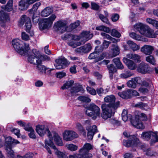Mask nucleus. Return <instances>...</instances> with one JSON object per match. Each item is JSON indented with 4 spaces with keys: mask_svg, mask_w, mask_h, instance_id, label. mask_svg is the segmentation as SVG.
Returning a JSON list of instances; mask_svg holds the SVG:
<instances>
[{
    "mask_svg": "<svg viewBox=\"0 0 158 158\" xmlns=\"http://www.w3.org/2000/svg\"><path fill=\"white\" fill-rule=\"evenodd\" d=\"M36 131L38 134L40 136H43L47 132L48 133V136L49 140H45L46 144H47L48 146L52 148L54 150L58 158H68L67 155L64 153L59 151L52 141V137L48 129L45 128L44 125H38L36 126Z\"/></svg>",
    "mask_w": 158,
    "mask_h": 158,
    "instance_id": "1",
    "label": "nucleus"
},
{
    "mask_svg": "<svg viewBox=\"0 0 158 158\" xmlns=\"http://www.w3.org/2000/svg\"><path fill=\"white\" fill-rule=\"evenodd\" d=\"M4 138L5 148L8 154V156L11 158H15V155L12 148L16 144L19 143V142L10 136L5 137Z\"/></svg>",
    "mask_w": 158,
    "mask_h": 158,
    "instance_id": "2",
    "label": "nucleus"
},
{
    "mask_svg": "<svg viewBox=\"0 0 158 158\" xmlns=\"http://www.w3.org/2000/svg\"><path fill=\"white\" fill-rule=\"evenodd\" d=\"M134 27L141 34L146 36L150 38L155 37L153 30L146 25L142 23H137L134 25Z\"/></svg>",
    "mask_w": 158,
    "mask_h": 158,
    "instance_id": "3",
    "label": "nucleus"
},
{
    "mask_svg": "<svg viewBox=\"0 0 158 158\" xmlns=\"http://www.w3.org/2000/svg\"><path fill=\"white\" fill-rule=\"evenodd\" d=\"M22 43V41L19 39H14L12 41V45L16 51L21 55H24L30 48L28 44L25 43L23 45Z\"/></svg>",
    "mask_w": 158,
    "mask_h": 158,
    "instance_id": "4",
    "label": "nucleus"
},
{
    "mask_svg": "<svg viewBox=\"0 0 158 158\" xmlns=\"http://www.w3.org/2000/svg\"><path fill=\"white\" fill-rule=\"evenodd\" d=\"M123 135L127 137H129L128 140L123 141L124 145L127 147L132 146L133 147H140L142 149L143 145H142L139 139L135 135H130L128 133L124 132L123 133Z\"/></svg>",
    "mask_w": 158,
    "mask_h": 158,
    "instance_id": "5",
    "label": "nucleus"
},
{
    "mask_svg": "<svg viewBox=\"0 0 158 158\" xmlns=\"http://www.w3.org/2000/svg\"><path fill=\"white\" fill-rule=\"evenodd\" d=\"M85 113L87 115L91 117L94 115L92 118L95 119L97 117H100L101 114L100 108L95 104L90 103L86 108L85 111Z\"/></svg>",
    "mask_w": 158,
    "mask_h": 158,
    "instance_id": "6",
    "label": "nucleus"
},
{
    "mask_svg": "<svg viewBox=\"0 0 158 158\" xmlns=\"http://www.w3.org/2000/svg\"><path fill=\"white\" fill-rule=\"evenodd\" d=\"M93 145L89 143H85L83 147L79 150L77 158H92L93 155L89 152V150L93 149Z\"/></svg>",
    "mask_w": 158,
    "mask_h": 158,
    "instance_id": "7",
    "label": "nucleus"
},
{
    "mask_svg": "<svg viewBox=\"0 0 158 158\" xmlns=\"http://www.w3.org/2000/svg\"><path fill=\"white\" fill-rule=\"evenodd\" d=\"M102 113L101 114L102 117L106 120L110 118L114 113V110L116 109H114L106 103L102 104L101 106Z\"/></svg>",
    "mask_w": 158,
    "mask_h": 158,
    "instance_id": "8",
    "label": "nucleus"
},
{
    "mask_svg": "<svg viewBox=\"0 0 158 158\" xmlns=\"http://www.w3.org/2000/svg\"><path fill=\"white\" fill-rule=\"evenodd\" d=\"M56 17L55 14H52L48 18L43 19L42 22L39 23L40 28L44 30L49 28L51 26Z\"/></svg>",
    "mask_w": 158,
    "mask_h": 158,
    "instance_id": "9",
    "label": "nucleus"
},
{
    "mask_svg": "<svg viewBox=\"0 0 158 158\" xmlns=\"http://www.w3.org/2000/svg\"><path fill=\"white\" fill-rule=\"evenodd\" d=\"M25 22L26 31L29 33L31 36H32L34 35V33L33 31H30L31 27V24L30 19L26 15H23L21 17L19 23L23 25Z\"/></svg>",
    "mask_w": 158,
    "mask_h": 158,
    "instance_id": "10",
    "label": "nucleus"
},
{
    "mask_svg": "<svg viewBox=\"0 0 158 158\" xmlns=\"http://www.w3.org/2000/svg\"><path fill=\"white\" fill-rule=\"evenodd\" d=\"M54 28L59 32L62 33L66 31H67L68 27H67L66 23L65 21L60 20L54 23Z\"/></svg>",
    "mask_w": 158,
    "mask_h": 158,
    "instance_id": "11",
    "label": "nucleus"
},
{
    "mask_svg": "<svg viewBox=\"0 0 158 158\" xmlns=\"http://www.w3.org/2000/svg\"><path fill=\"white\" fill-rule=\"evenodd\" d=\"M115 98L114 96L111 95L107 96L104 98V101L107 102H109V103L106 104H109V106L114 109H117L119 105V101H117L115 103Z\"/></svg>",
    "mask_w": 158,
    "mask_h": 158,
    "instance_id": "12",
    "label": "nucleus"
},
{
    "mask_svg": "<svg viewBox=\"0 0 158 158\" xmlns=\"http://www.w3.org/2000/svg\"><path fill=\"white\" fill-rule=\"evenodd\" d=\"M127 44L123 46L124 49L126 50H132L133 51L139 49L140 47L136 43L132 41L128 40L127 42Z\"/></svg>",
    "mask_w": 158,
    "mask_h": 158,
    "instance_id": "13",
    "label": "nucleus"
},
{
    "mask_svg": "<svg viewBox=\"0 0 158 158\" xmlns=\"http://www.w3.org/2000/svg\"><path fill=\"white\" fill-rule=\"evenodd\" d=\"M150 68L148 64L146 63L142 62L138 65L137 71L142 74H145L149 73Z\"/></svg>",
    "mask_w": 158,
    "mask_h": 158,
    "instance_id": "14",
    "label": "nucleus"
},
{
    "mask_svg": "<svg viewBox=\"0 0 158 158\" xmlns=\"http://www.w3.org/2000/svg\"><path fill=\"white\" fill-rule=\"evenodd\" d=\"M63 138L67 141L72 140L78 137L77 134L72 131H66L63 134Z\"/></svg>",
    "mask_w": 158,
    "mask_h": 158,
    "instance_id": "15",
    "label": "nucleus"
},
{
    "mask_svg": "<svg viewBox=\"0 0 158 158\" xmlns=\"http://www.w3.org/2000/svg\"><path fill=\"white\" fill-rule=\"evenodd\" d=\"M141 80L140 77H136L131 79L127 82V86L130 87L135 89L136 88L137 84L141 83Z\"/></svg>",
    "mask_w": 158,
    "mask_h": 158,
    "instance_id": "16",
    "label": "nucleus"
},
{
    "mask_svg": "<svg viewBox=\"0 0 158 158\" xmlns=\"http://www.w3.org/2000/svg\"><path fill=\"white\" fill-rule=\"evenodd\" d=\"M36 67L40 73L43 74L45 73V71L48 69L45 66L41 64L42 61L40 59L36 60Z\"/></svg>",
    "mask_w": 158,
    "mask_h": 158,
    "instance_id": "17",
    "label": "nucleus"
},
{
    "mask_svg": "<svg viewBox=\"0 0 158 158\" xmlns=\"http://www.w3.org/2000/svg\"><path fill=\"white\" fill-rule=\"evenodd\" d=\"M123 61L129 69L134 70L136 69V65L132 60L124 57Z\"/></svg>",
    "mask_w": 158,
    "mask_h": 158,
    "instance_id": "18",
    "label": "nucleus"
},
{
    "mask_svg": "<svg viewBox=\"0 0 158 158\" xmlns=\"http://www.w3.org/2000/svg\"><path fill=\"white\" fill-rule=\"evenodd\" d=\"M87 137L89 139L92 140L95 133L97 131V127L95 125L89 127L88 129Z\"/></svg>",
    "mask_w": 158,
    "mask_h": 158,
    "instance_id": "19",
    "label": "nucleus"
},
{
    "mask_svg": "<svg viewBox=\"0 0 158 158\" xmlns=\"http://www.w3.org/2000/svg\"><path fill=\"white\" fill-rule=\"evenodd\" d=\"M81 38L84 40V42L81 41L82 44H84L85 42L91 39L93 36L92 34H90L89 31H83L80 34Z\"/></svg>",
    "mask_w": 158,
    "mask_h": 158,
    "instance_id": "20",
    "label": "nucleus"
},
{
    "mask_svg": "<svg viewBox=\"0 0 158 158\" xmlns=\"http://www.w3.org/2000/svg\"><path fill=\"white\" fill-rule=\"evenodd\" d=\"M153 50V47L148 45H144L141 48V51L146 55L151 54Z\"/></svg>",
    "mask_w": 158,
    "mask_h": 158,
    "instance_id": "21",
    "label": "nucleus"
},
{
    "mask_svg": "<svg viewBox=\"0 0 158 158\" xmlns=\"http://www.w3.org/2000/svg\"><path fill=\"white\" fill-rule=\"evenodd\" d=\"M55 62L58 64H61L64 68L68 66L70 62L63 57H61L55 60Z\"/></svg>",
    "mask_w": 158,
    "mask_h": 158,
    "instance_id": "22",
    "label": "nucleus"
},
{
    "mask_svg": "<svg viewBox=\"0 0 158 158\" xmlns=\"http://www.w3.org/2000/svg\"><path fill=\"white\" fill-rule=\"evenodd\" d=\"M52 7H47L45 8L41 12V15L42 17H46L50 15L53 12Z\"/></svg>",
    "mask_w": 158,
    "mask_h": 158,
    "instance_id": "23",
    "label": "nucleus"
},
{
    "mask_svg": "<svg viewBox=\"0 0 158 158\" xmlns=\"http://www.w3.org/2000/svg\"><path fill=\"white\" fill-rule=\"evenodd\" d=\"M82 89L81 85L76 84L72 87L70 89V92L72 95H73L75 94L82 90Z\"/></svg>",
    "mask_w": 158,
    "mask_h": 158,
    "instance_id": "24",
    "label": "nucleus"
},
{
    "mask_svg": "<svg viewBox=\"0 0 158 158\" xmlns=\"http://www.w3.org/2000/svg\"><path fill=\"white\" fill-rule=\"evenodd\" d=\"M118 95L123 99H128L131 98L130 89L124 91L122 92L119 93Z\"/></svg>",
    "mask_w": 158,
    "mask_h": 158,
    "instance_id": "25",
    "label": "nucleus"
},
{
    "mask_svg": "<svg viewBox=\"0 0 158 158\" xmlns=\"http://www.w3.org/2000/svg\"><path fill=\"white\" fill-rule=\"evenodd\" d=\"M29 6L27 0H21L19 2V6L21 10H27Z\"/></svg>",
    "mask_w": 158,
    "mask_h": 158,
    "instance_id": "26",
    "label": "nucleus"
},
{
    "mask_svg": "<svg viewBox=\"0 0 158 158\" xmlns=\"http://www.w3.org/2000/svg\"><path fill=\"white\" fill-rule=\"evenodd\" d=\"M107 68L108 69L110 78L111 79H112L113 78L114 73L117 71L116 69L112 64L108 65Z\"/></svg>",
    "mask_w": 158,
    "mask_h": 158,
    "instance_id": "27",
    "label": "nucleus"
},
{
    "mask_svg": "<svg viewBox=\"0 0 158 158\" xmlns=\"http://www.w3.org/2000/svg\"><path fill=\"white\" fill-rule=\"evenodd\" d=\"M127 57L128 58L136 61L137 62H140V56L137 54L132 53L128 54L127 55Z\"/></svg>",
    "mask_w": 158,
    "mask_h": 158,
    "instance_id": "28",
    "label": "nucleus"
},
{
    "mask_svg": "<svg viewBox=\"0 0 158 158\" xmlns=\"http://www.w3.org/2000/svg\"><path fill=\"white\" fill-rule=\"evenodd\" d=\"M53 139L55 143L57 145L59 146L63 145L61 139L57 134H55L53 136Z\"/></svg>",
    "mask_w": 158,
    "mask_h": 158,
    "instance_id": "29",
    "label": "nucleus"
},
{
    "mask_svg": "<svg viewBox=\"0 0 158 158\" xmlns=\"http://www.w3.org/2000/svg\"><path fill=\"white\" fill-rule=\"evenodd\" d=\"M152 131L144 132L141 134L142 138L145 140H149L151 138Z\"/></svg>",
    "mask_w": 158,
    "mask_h": 158,
    "instance_id": "30",
    "label": "nucleus"
},
{
    "mask_svg": "<svg viewBox=\"0 0 158 158\" xmlns=\"http://www.w3.org/2000/svg\"><path fill=\"white\" fill-rule=\"evenodd\" d=\"M80 24V22L78 20L73 23L71 24L68 27V29L67 30V31L69 32L72 31L73 29L78 27Z\"/></svg>",
    "mask_w": 158,
    "mask_h": 158,
    "instance_id": "31",
    "label": "nucleus"
},
{
    "mask_svg": "<svg viewBox=\"0 0 158 158\" xmlns=\"http://www.w3.org/2000/svg\"><path fill=\"white\" fill-rule=\"evenodd\" d=\"M112 46L113 47L112 49L113 55L114 56H115L119 54V49L118 47L117 44H112Z\"/></svg>",
    "mask_w": 158,
    "mask_h": 158,
    "instance_id": "32",
    "label": "nucleus"
},
{
    "mask_svg": "<svg viewBox=\"0 0 158 158\" xmlns=\"http://www.w3.org/2000/svg\"><path fill=\"white\" fill-rule=\"evenodd\" d=\"M74 83V81L73 80L68 81L61 87V89H68Z\"/></svg>",
    "mask_w": 158,
    "mask_h": 158,
    "instance_id": "33",
    "label": "nucleus"
},
{
    "mask_svg": "<svg viewBox=\"0 0 158 158\" xmlns=\"http://www.w3.org/2000/svg\"><path fill=\"white\" fill-rule=\"evenodd\" d=\"M148 23L152 24L153 26L158 29V21L151 18H148L146 19Z\"/></svg>",
    "mask_w": 158,
    "mask_h": 158,
    "instance_id": "34",
    "label": "nucleus"
},
{
    "mask_svg": "<svg viewBox=\"0 0 158 158\" xmlns=\"http://www.w3.org/2000/svg\"><path fill=\"white\" fill-rule=\"evenodd\" d=\"M28 61L31 64H36V60H37V57L34 56L32 54H29L28 56Z\"/></svg>",
    "mask_w": 158,
    "mask_h": 158,
    "instance_id": "35",
    "label": "nucleus"
},
{
    "mask_svg": "<svg viewBox=\"0 0 158 158\" xmlns=\"http://www.w3.org/2000/svg\"><path fill=\"white\" fill-rule=\"evenodd\" d=\"M8 18V15L3 11H0V20L1 21L3 22L7 19Z\"/></svg>",
    "mask_w": 158,
    "mask_h": 158,
    "instance_id": "36",
    "label": "nucleus"
},
{
    "mask_svg": "<svg viewBox=\"0 0 158 158\" xmlns=\"http://www.w3.org/2000/svg\"><path fill=\"white\" fill-rule=\"evenodd\" d=\"M13 0H9L5 6V10L8 11H11L13 8Z\"/></svg>",
    "mask_w": 158,
    "mask_h": 158,
    "instance_id": "37",
    "label": "nucleus"
},
{
    "mask_svg": "<svg viewBox=\"0 0 158 158\" xmlns=\"http://www.w3.org/2000/svg\"><path fill=\"white\" fill-rule=\"evenodd\" d=\"M96 29L97 30L103 31L107 33H109L110 31L109 27L103 25L97 27Z\"/></svg>",
    "mask_w": 158,
    "mask_h": 158,
    "instance_id": "38",
    "label": "nucleus"
},
{
    "mask_svg": "<svg viewBox=\"0 0 158 158\" xmlns=\"http://www.w3.org/2000/svg\"><path fill=\"white\" fill-rule=\"evenodd\" d=\"M146 155L149 156H155L158 155L157 152L150 148H148L146 151Z\"/></svg>",
    "mask_w": 158,
    "mask_h": 158,
    "instance_id": "39",
    "label": "nucleus"
},
{
    "mask_svg": "<svg viewBox=\"0 0 158 158\" xmlns=\"http://www.w3.org/2000/svg\"><path fill=\"white\" fill-rule=\"evenodd\" d=\"M146 60L148 62L153 65H155L156 64L155 59L153 56L152 55L146 57Z\"/></svg>",
    "mask_w": 158,
    "mask_h": 158,
    "instance_id": "40",
    "label": "nucleus"
},
{
    "mask_svg": "<svg viewBox=\"0 0 158 158\" xmlns=\"http://www.w3.org/2000/svg\"><path fill=\"white\" fill-rule=\"evenodd\" d=\"M68 44L73 48H75L82 44L81 42L71 41L68 43Z\"/></svg>",
    "mask_w": 158,
    "mask_h": 158,
    "instance_id": "41",
    "label": "nucleus"
},
{
    "mask_svg": "<svg viewBox=\"0 0 158 158\" xmlns=\"http://www.w3.org/2000/svg\"><path fill=\"white\" fill-rule=\"evenodd\" d=\"M133 75V73L129 71H127L121 74L120 77L123 78H127Z\"/></svg>",
    "mask_w": 158,
    "mask_h": 158,
    "instance_id": "42",
    "label": "nucleus"
},
{
    "mask_svg": "<svg viewBox=\"0 0 158 158\" xmlns=\"http://www.w3.org/2000/svg\"><path fill=\"white\" fill-rule=\"evenodd\" d=\"M68 149L71 151H74L77 150L78 148V147L75 145L70 144L66 145V146Z\"/></svg>",
    "mask_w": 158,
    "mask_h": 158,
    "instance_id": "43",
    "label": "nucleus"
},
{
    "mask_svg": "<svg viewBox=\"0 0 158 158\" xmlns=\"http://www.w3.org/2000/svg\"><path fill=\"white\" fill-rule=\"evenodd\" d=\"M157 132H153L152 131L151 135L152 141L154 143H156L158 142V136L157 135Z\"/></svg>",
    "mask_w": 158,
    "mask_h": 158,
    "instance_id": "44",
    "label": "nucleus"
},
{
    "mask_svg": "<svg viewBox=\"0 0 158 158\" xmlns=\"http://www.w3.org/2000/svg\"><path fill=\"white\" fill-rule=\"evenodd\" d=\"M78 99L81 101L85 102H89L91 101V99L85 96H81L78 98Z\"/></svg>",
    "mask_w": 158,
    "mask_h": 158,
    "instance_id": "45",
    "label": "nucleus"
},
{
    "mask_svg": "<svg viewBox=\"0 0 158 158\" xmlns=\"http://www.w3.org/2000/svg\"><path fill=\"white\" fill-rule=\"evenodd\" d=\"M111 35L112 36L118 38L120 37L121 35L117 30L115 29H113L111 31Z\"/></svg>",
    "mask_w": 158,
    "mask_h": 158,
    "instance_id": "46",
    "label": "nucleus"
},
{
    "mask_svg": "<svg viewBox=\"0 0 158 158\" xmlns=\"http://www.w3.org/2000/svg\"><path fill=\"white\" fill-rule=\"evenodd\" d=\"M129 35L131 37L135 40H140L141 39V36L139 35H137L134 32H132L131 33H130Z\"/></svg>",
    "mask_w": 158,
    "mask_h": 158,
    "instance_id": "47",
    "label": "nucleus"
},
{
    "mask_svg": "<svg viewBox=\"0 0 158 158\" xmlns=\"http://www.w3.org/2000/svg\"><path fill=\"white\" fill-rule=\"evenodd\" d=\"M76 127L82 133L83 135H85L86 132L85 131L81 124L79 123H77Z\"/></svg>",
    "mask_w": 158,
    "mask_h": 158,
    "instance_id": "48",
    "label": "nucleus"
},
{
    "mask_svg": "<svg viewBox=\"0 0 158 158\" xmlns=\"http://www.w3.org/2000/svg\"><path fill=\"white\" fill-rule=\"evenodd\" d=\"M30 54H32L35 57H37V59H40V52L36 49H34L32 50V52Z\"/></svg>",
    "mask_w": 158,
    "mask_h": 158,
    "instance_id": "49",
    "label": "nucleus"
},
{
    "mask_svg": "<svg viewBox=\"0 0 158 158\" xmlns=\"http://www.w3.org/2000/svg\"><path fill=\"white\" fill-rule=\"evenodd\" d=\"M147 106V104L145 103L142 102H139L135 105V106L139 108L142 109H145V107Z\"/></svg>",
    "mask_w": 158,
    "mask_h": 158,
    "instance_id": "50",
    "label": "nucleus"
},
{
    "mask_svg": "<svg viewBox=\"0 0 158 158\" xmlns=\"http://www.w3.org/2000/svg\"><path fill=\"white\" fill-rule=\"evenodd\" d=\"M40 5L41 3L40 2H36L33 5L32 8L30 10V11L31 12V11H36Z\"/></svg>",
    "mask_w": 158,
    "mask_h": 158,
    "instance_id": "51",
    "label": "nucleus"
},
{
    "mask_svg": "<svg viewBox=\"0 0 158 158\" xmlns=\"http://www.w3.org/2000/svg\"><path fill=\"white\" fill-rule=\"evenodd\" d=\"M86 89L88 92L90 94L93 95H95L96 94V92L95 90L94 89L89 87L87 86Z\"/></svg>",
    "mask_w": 158,
    "mask_h": 158,
    "instance_id": "52",
    "label": "nucleus"
},
{
    "mask_svg": "<svg viewBox=\"0 0 158 158\" xmlns=\"http://www.w3.org/2000/svg\"><path fill=\"white\" fill-rule=\"evenodd\" d=\"M99 18L103 23H105L107 24L109 23L107 17H105L103 15L100 14L99 15Z\"/></svg>",
    "mask_w": 158,
    "mask_h": 158,
    "instance_id": "53",
    "label": "nucleus"
},
{
    "mask_svg": "<svg viewBox=\"0 0 158 158\" xmlns=\"http://www.w3.org/2000/svg\"><path fill=\"white\" fill-rule=\"evenodd\" d=\"M151 83L150 80L149 79H145L142 83V85L145 87H148Z\"/></svg>",
    "mask_w": 158,
    "mask_h": 158,
    "instance_id": "54",
    "label": "nucleus"
},
{
    "mask_svg": "<svg viewBox=\"0 0 158 158\" xmlns=\"http://www.w3.org/2000/svg\"><path fill=\"white\" fill-rule=\"evenodd\" d=\"M103 50V47L101 45L97 46L95 48V52L97 54L101 52Z\"/></svg>",
    "mask_w": 158,
    "mask_h": 158,
    "instance_id": "55",
    "label": "nucleus"
},
{
    "mask_svg": "<svg viewBox=\"0 0 158 158\" xmlns=\"http://www.w3.org/2000/svg\"><path fill=\"white\" fill-rule=\"evenodd\" d=\"M119 15L117 14H113L111 15V19L113 22H116L119 18Z\"/></svg>",
    "mask_w": 158,
    "mask_h": 158,
    "instance_id": "56",
    "label": "nucleus"
},
{
    "mask_svg": "<svg viewBox=\"0 0 158 158\" xmlns=\"http://www.w3.org/2000/svg\"><path fill=\"white\" fill-rule=\"evenodd\" d=\"M98 54L95 52H94L90 54L88 57V58L90 60L93 59H96L98 57Z\"/></svg>",
    "mask_w": 158,
    "mask_h": 158,
    "instance_id": "57",
    "label": "nucleus"
},
{
    "mask_svg": "<svg viewBox=\"0 0 158 158\" xmlns=\"http://www.w3.org/2000/svg\"><path fill=\"white\" fill-rule=\"evenodd\" d=\"M21 36L22 39L23 40H29V35L24 32H22Z\"/></svg>",
    "mask_w": 158,
    "mask_h": 158,
    "instance_id": "58",
    "label": "nucleus"
},
{
    "mask_svg": "<svg viewBox=\"0 0 158 158\" xmlns=\"http://www.w3.org/2000/svg\"><path fill=\"white\" fill-rule=\"evenodd\" d=\"M106 53H102L100 56L98 57L96 59V62H98L104 59L106 56Z\"/></svg>",
    "mask_w": 158,
    "mask_h": 158,
    "instance_id": "59",
    "label": "nucleus"
},
{
    "mask_svg": "<svg viewBox=\"0 0 158 158\" xmlns=\"http://www.w3.org/2000/svg\"><path fill=\"white\" fill-rule=\"evenodd\" d=\"M85 47L83 46H81L80 47L77 48L76 49V51L79 53H85Z\"/></svg>",
    "mask_w": 158,
    "mask_h": 158,
    "instance_id": "60",
    "label": "nucleus"
},
{
    "mask_svg": "<svg viewBox=\"0 0 158 158\" xmlns=\"http://www.w3.org/2000/svg\"><path fill=\"white\" fill-rule=\"evenodd\" d=\"M29 125L30 124L29 123L26 124L24 128L26 131L31 132L32 131H33L34 129L31 126H30Z\"/></svg>",
    "mask_w": 158,
    "mask_h": 158,
    "instance_id": "61",
    "label": "nucleus"
},
{
    "mask_svg": "<svg viewBox=\"0 0 158 158\" xmlns=\"http://www.w3.org/2000/svg\"><path fill=\"white\" fill-rule=\"evenodd\" d=\"M84 46L85 47V53L89 52L92 49V46L90 44L85 45Z\"/></svg>",
    "mask_w": 158,
    "mask_h": 158,
    "instance_id": "62",
    "label": "nucleus"
},
{
    "mask_svg": "<svg viewBox=\"0 0 158 158\" xmlns=\"http://www.w3.org/2000/svg\"><path fill=\"white\" fill-rule=\"evenodd\" d=\"M91 5L92 8L93 9L95 10H98L99 9V6L96 3L92 2Z\"/></svg>",
    "mask_w": 158,
    "mask_h": 158,
    "instance_id": "63",
    "label": "nucleus"
},
{
    "mask_svg": "<svg viewBox=\"0 0 158 158\" xmlns=\"http://www.w3.org/2000/svg\"><path fill=\"white\" fill-rule=\"evenodd\" d=\"M101 35L103 37V39H107L110 40L111 38V36L107 34L104 32H102L101 33Z\"/></svg>",
    "mask_w": 158,
    "mask_h": 158,
    "instance_id": "64",
    "label": "nucleus"
}]
</instances>
